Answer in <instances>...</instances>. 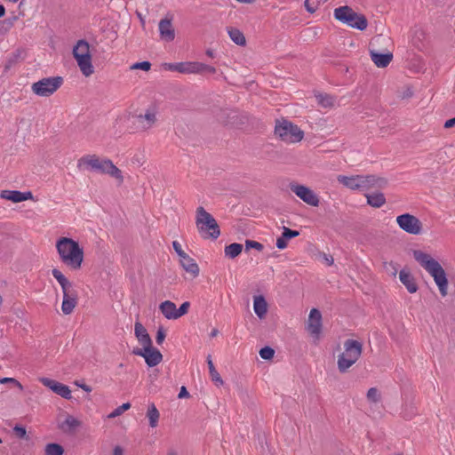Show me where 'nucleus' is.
I'll return each mask as SVG.
<instances>
[{"label": "nucleus", "instance_id": "1", "mask_svg": "<svg viewBox=\"0 0 455 455\" xmlns=\"http://www.w3.org/2000/svg\"><path fill=\"white\" fill-rule=\"evenodd\" d=\"M412 255L420 267L433 277L441 295L446 296L448 293V279L440 263L430 254L420 250H414Z\"/></svg>", "mask_w": 455, "mask_h": 455}, {"label": "nucleus", "instance_id": "2", "mask_svg": "<svg viewBox=\"0 0 455 455\" xmlns=\"http://www.w3.org/2000/svg\"><path fill=\"white\" fill-rule=\"evenodd\" d=\"M56 250L62 263L73 270L81 268L84 250L76 241L68 237H60L56 242Z\"/></svg>", "mask_w": 455, "mask_h": 455}, {"label": "nucleus", "instance_id": "3", "mask_svg": "<svg viewBox=\"0 0 455 455\" xmlns=\"http://www.w3.org/2000/svg\"><path fill=\"white\" fill-rule=\"evenodd\" d=\"M79 169H86L100 172L101 174L109 175L123 183L124 176L120 169L108 158H101L97 155H85L77 161Z\"/></svg>", "mask_w": 455, "mask_h": 455}, {"label": "nucleus", "instance_id": "4", "mask_svg": "<svg viewBox=\"0 0 455 455\" xmlns=\"http://www.w3.org/2000/svg\"><path fill=\"white\" fill-rule=\"evenodd\" d=\"M196 226L204 239H217L220 235L216 220L202 206L196 209Z\"/></svg>", "mask_w": 455, "mask_h": 455}, {"label": "nucleus", "instance_id": "5", "mask_svg": "<svg viewBox=\"0 0 455 455\" xmlns=\"http://www.w3.org/2000/svg\"><path fill=\"white\" fill-rule=\"evenodd\" d=\"M72 54L76 61L79 70L84 76L88 77L94 73L91 48L86 40H78L73 47Z\"/></svg>", "mask_w": 455, "mask_h": 455}, {"label": "nucleus", "instance_id": "6", "mask_svg": "<svg viewBox=\"0 0 455 455\" xmlns=\"http://www.w3.org/2000/svg\"><path fill=\"white\" fill-rule=\"evenodd\" d=\"M362 344L355 339H347L344 342V352L339 355L338 369L346 372L361 356Z\"/></svg>", "mask_w": 455, "mask_h": 455}, {"label": "nucleus", "instance_id": "7", "mask_svg": "<svg viewBox=\"0 0 455 455\" xmlns=\"http://www.w3.org/2000/svg\"><path fill=\"white\" fill-rule=\"evenodd\" d=\"M334 17L340 22L359 30H364L368 25L367 20L363 15L356 13L347 5L336 8L334 10Z\"/></svg>", "mask_w": 455, "mask_h": 455}, {"label": "nucleus", "instance_id": "8", "mask_svg": "<svg viewBox=\"0 0 455 455\" xmlns=\"http://www.w3.org/2000/svg\"><path fill=\"white\" fill-rule=\"evenodd\" d=\"M275 134L286 143L299 142L304 137V132L298 125L287 120L276 122Z\"/></svg>", "mask_w": 455, "mask_h": 455}, {"label": "nucleus", "instance_id": "9", "mask_svg": "<svg viewBox=\"0 0 455 455\" xmlns=\"http://www.w3.org/2000/svg\"><path fill=\"white\" fill-rule=\"evenodd\" d=\"M62 83L61 76L45 77L32 84L31 90L37 96L49 97L61 86Z\"/></svg>", "mask_w": 455, "mask_h": 455}, {"label": "nucleus", "instance_id": "10", "mask_svg": "<svg viewBox=\"0 0 455 455\" xmlns=\"http://www.w3.org/2000/svg\"><path fill=\"white\" fill-rule=\"evenodd\" d=\"M189 307L190 303L188 301L182 303L179 308L171 300H165L159 305V310L168 320H176L181 317L188 312Z\"/></svg>", "mask_w": 455, "mask_h": 455}, {"label": "nucleus", "instance_id": "11", "mask_svg": "<svg viewBox=\"0 0 455 455\" xmlns=\"http://www.w3.org/2000/svg\"><path fill=\"white\" fill-rule=\"evenodd\" d=\"M396 223L401 229L411 235L422 232V222L414 215L404 213L396 217Z\"/></svg>", "mask_w": 455, "mask_h": 455}, {"label": "nucleus", "instance_id": "12", "mask_svg": "<svg viewBox=\"0 0 455 455\" xmlns=\"http://www.w3.org/2000/svg\"><path fill=\"white\" fill-rule=\"evenodd\" d=\"M291 190L303 202L311 205L318 206L319 198L317 195L308 187L298 183L290 184Z\"/></svg>", "mask_w": 455, "mask_h": 455}, {"label": "nucleus", "instance_id": "13", "mask_svg": "<svg viewBox=\"0 0 455 455\" xmlns=\"http://www.w3.org/2000/svg\"><path fill=\"white\" fill-rule=\"evenodd\" d=\"M157 108L156 106H149L144 113L136 115L134 118L138 127L143 131L152 128L157 121Z\"/></svg>", "mask_w": 455, "mask_h": 455}, {"label": "nucleus", "instance_id": "14", "mask_svg": "<svg viewBox=\"0 0 455 455\" xmlns=\"http://www.w3.org/2000/svg\"><path fill=\"white\" fill-rule=\"evenodd\" d=\"M133 353L137 355L144 357L147 364L149 367L157 365L163 359V355L160 351L156 348H154L152 345L149 347H142L141 349L134 350Z\"/></svg>", "mask_w": 455, "mask_h": 455}, {"label": "nucleus", "instance_id": "15", "mask_svg": "<svg viewBox=\"0 0 455 455\" xmlns=\"http://www.w3.org/2000/svg\"><path fill=\"white\" fill-rule=\"evenodd\" d=\"M39 380L44 386L49 387L52 392L61 397L65 399L71 398V390L67 385L48 378H41Z\"/></svg>", "mask_w": 455, "mask_h": 455}, {"label": "nucleus", "instance_id": "16", "mask_svg": "<svg viewBox=\"0 0 455 455\" xmlns=\"http://www.w3.org/2000/svg\"><path fill=\"white\" fill-rule=\"evenodd\" d=\"M307 329L311 335H313L316 338L321 333L322 315L318 309H316V308L311 309V311L309 313V316H308Z\"/></svg>", "mask_w": 455, "mask_h": 455}, {"label": "nucleus", "instance_id": "17", "mask_svg": "<svg viewBox=\"0 0 455 455\" xmlns=\"http://www.w3.org/2000/svg\"><path fill=\"white\" fill-rule=\"evenodd\" d=\"M0 197L13 203H20L27 200H32L33 194L30 191L21 192L18 190H3L1 191Z\"/></svg>", "mask_w": 455, "mask_h": 455}, {"label": "nucleus", "instance_id": "18", "mask_svg": "<svg viewBox=\"0 0 455 455\" xmlns=\"http://www.w3.org/2000/svg\"><path fill=\"white\" fill-rule=\"evenodd\" d=\"M159 33L162 40L166 42H172L175 38V30L172 24V20L169 19H163L160 20L159 25Z\"/></svg>", "mask_w": 455, "mask_h": 455}, {"label": "nucleus", "instance_id": "19", "mask_svg": "<svg viewBox=\"0 0 455 455\" xmlns=\"http://www.w3.org/2000/svg\"><path fill=\"white\" fill-rule=\"evenodd\" d=\"M364 180L366 190L383 189L388 184L386 178L376 175H364Z\"/></svg>", "mask_w": 455, "mask_h": 455}, {"label": "nucleus", "instance_id": "20", "mask_svg": "<svg viewBox=\"0 0 455 455\" xmlns=\"http://www.w3.org/2000/svg\"><path fill=\"white\" fill-rule=\"evenodd\" d=\"M370 55L372 62L378 68H386L393 60V54L391 52L379 53L376 50H370Z\"/></svg>", "mask_w": 455, "mask_h": 455}, {"label": "nucleus", "instance_id": "21", "mask_svg": "<svg viewBox=\"0 0 455 455\" xmlns=\"http://www.w3.org/2000/svg\"><path fill=\"white\" fill-rule=\"evenodd\" d=\"M77 304V293L76 291H71L63 293V301L61 305V310L63 314L69 315L73 312L74 308Z\"/></svg>", "mask_w": 455, "mask_h": 455}, {"label": "nucleus", "instance_id": "22", "mask_svg": "<svg viewBox=\"0 0 455 455\" xmlns=\"http://www.w3.org/2000/svg\"><path fill=\"white\" fill-rule=\"evenodd\" d=\"M399 279L410 293H415L418 291L415 278L409 271L402 269L399 273Z\"/></svg>", "mask_w": 455, "mask_h": 455}, {"label": "nucleus", "instance_id": "23", "mask_svg": "<svg viewBox=\"0 0 455 455\" xmlns=\"http://www.w3.org/2000/svg\"><path fill=\"white\" fill-rule=\"evenodd\" d=\"M180 263L183 269L190 274L192 277H196L199 275V267L191 257H189L188 254L182 256V258L180 259Z\"/></svg>", "mask_w": 455, "mask_h": 455}, {"label": "nucleus", "instance_id": "24", "mask_svg": "<svg viewBox=\"0 0 455 455\" xmlns=\"http://www.w3.org/2000/svg\"><path fill=\"white\" fill-rule=\"evenodd\" d=\"M134 332L135 336L138 339L140 344L145 347L152 345V340L150 336L148 335L146 328L139 322H137L134 325Z\"/></svg>", "mask_w": 455, "mask_h": 455}, {"label": "nucleus", "instance_id": "25", "mask_svg": "<svg viewBox=\"0 0 455 455\" xmlns=\"http://www.w3.org/2000/svg\"><path fill=\"white\" fill-rule=\"evenodd\" d=\"M299 235V231L291 230L286 227H283V234L276 239V247L280 250H283L287 247V242L289 239L297 237Z\"/></svg>", "mask_w": 455, "mask_h": 455}, {"label": "nucleus", "instance_id": "26", "mask_svg": "<svg viewBox=\"0 0 455 455\" xmlns=\"http://www.w3.org/2000/svg\"><path fill=\"white\" fill-rule=\"evenodd\" d=\"M52 275L58 281L60 285L61 286L63 293H68L71 291H75L72 288V283L66 278V276L57 268L52 269Z\"/></svg>", "mask_w": 455, "mask_h": 455}, {"label": "nucleus", "instance_id": "27", "mask_svg": "<svg viewBox=\"0 0 455 455\" xmlns=\"http://www.w3.org/2000/svg\"><path fill=\"white\" fill-rule=\"evenodd\" d=\"M253 309L259 318L262 319L263 317H265L267 312V304L263 296L254 297Z\"/></svg>", "mask_w": 455, "mask_h": 455}, {"label": "nucleus", "instance_id": "28", "mask_svg": "<svg viewBox=\"0 0 455 455\" xmlns=\"http://www.w3.org/2000/svg\"><path fill=\"white\" fill-rule=\"evenodd\" d=\"M318 105L325 108H331L334 107L336 103V98L323 92H317L315 94Z\"/></svg>", "mask_w": 455, "mask_h": 455}, {"label": "nucleus", "instance_id": "29", "mask_svg": "<svg viewBox=\"0 0 455 455\" xmlns=\"http://www.w3.org/2000/svg\"><path fill=\"white\" fill-rule=\"evenodd\" d=\"M367 203L372 207L380 208L386 204V198L382 193L366 194Z\"/></svg>", "mask_w": 455, "mask_h": 455}, {"label": "nucleus", "instance_id": "30", "mask_svg": "<svg viewBox=\"0 0 455 455\" xmlns=\"http://www.w3.org/2000/svg\"><path fill=\"white\" fill-rule=\"evenodd\" d=\"M337 180L345 186L346 188L351 189V190H357V175L354 176H345V175H339L337 177Z\"/></svg>", "mask_w": 455, "mask_h": 455}, {"label": "nucleus", "instance_id": "31", "mask_svg": "<svg viewBox=\"0 0 455 455\" xmlns=\"http://www.w3.org/2000/svg\"><path fill=\"white\" fill-rule=\"evenodd\" d=\"M228 33L230 37V39L236 44L237 45H244L246 43L245 37L243 34L235 28H228Z\"/></svg>", "mask_w": 455, "mask_h": 455}, {"label": "nucleus", "instance_id": "32", "mask_svg": "<svg viewBox=\"0 0 455 455\" xmlns=\"http://www.w3.org/2000/svg\"><path fill=\"white\" fill-rule=\"evenodd\" d=\"M198 62H180L178 63V72L182 74H198Z\"/></svg>", "mask_w": 455, "mask_h": 455}, {"label": "nucleus", "instance_id": "33", "mask_svg": "<svg viewBox=\"0 0 455 455\" xmlns=\"http://www.w3.org/2000/svg\"><path fill=\"white\" fill-rule=\"evenodd\" d=\"M147 417L148 418L150 427H156L158 423L160 413L154 403H151L148 406Z\"/></svg>", "mask_w": 455, "mask_h": 455}, {"label": "nucleus", "instance_id": "34", "mask_svg": "<svg viewBox=\"0 0 455 455\" xmlns=\"http://www.w3.org/2000/svg\"><path fill=\"white\" fill-rule=\"evenodd\" d=\"M243 250V245L241 243H233L225 247V255L228 258L235 259L237 257Z\"/></svg>", "mask_w": 455, "mask_h": 455}, {"label": "nucleus", "instance_id": "35", "mask_svg": "<svg viewBox=\"0 0 455 455\" xmlns=\"http://www.w3.org/2000/svg\"><path fill=\"white\" fill-rule=\"evenodd\" d=\"M207 364L209 367V372L212 381H214L217 384L222 385L223 380L219 372L217 371V370L215 369L211 355H208L207 357Z\"/></svg>", "mask_w": 455, "mask_h": 455}, {"label": "nucleus", "instance_id": "36", "mask_svg": "<svg viewBox=\"0 0 455 455\" xmlns=\"http://www.w3.org/2000/svg\"><path fill=\"white\" fill-rule=\"evenodd\" d=\"M80 426V421L73 416L68 415L61 424L64 431H70Z\"/></svg>", "mask_w": 455, "mask_h": 455}, {"label": "nucleus", "instance_id": "37", "mask_svg": "<svg viewBox=\"0 0 455 455\" xmlns=\"http://www.w3.org/2000/svg\"><path fill=\"white\" fill-rule=\"evenodd\" d=\"M45 455H62L64 449L58 443H48L44 449Z\"/></svg>", "mask_w": 455, "mask_h": 455}, {"label": "nucleus", "instance_id": "38", "mask_svg": "<svg viewBox=\"0 0 455 455\" xmlns=\"http://www.w3.org/2000/svg\"><path fill=\"white\" fill-rule=\"evenodd\" d=\"M327 0H306L305 1V7L307 11L310 13H314L318 7L324 4Z\"/></svg>", "mask_w": 455, "mask_h": 455}, {"label": "nucleus", "instance_id": "39", "mask_svg": "<svg viewBox=\"0 0 455 455\" xmlns=\"http://www.w3.org/2000/svg\"><path fill=\"white\" fill-rule=\"evenodd\" d=\"M131 408L130 403H123L121 406H118L111 413L108 415V419H114L117 416H120L123 414L125 411L129 410Z\"/></svg>", "mask_w": 455, "mask_h": 455}, {"label": "nucleus", "instance_id": "40", "mask_svg": "<svg viewBox=\"0 0 455 455\" xmlns=\"http://www.w3.org/2000/svg\"><path fill=\"white\" fill-rule=\"evenodd\" d=\"M367 399L371 403H378L379 401V394L376 387H371L367 392Z\"/></svg>", "mask_w": 455, "mask_h": 455}, {"label": "nucleus", "instance_id": "41", "mask_svg": "<svg viewBox=\"0 0 455 455\" xmlns=\"http://www.w3.org/2000/svg\"><path fill=\"white\" fill-rule=\"evenodd\" d=\"M417 414L413 406H406L402 411V417L407 420L411 419Z\"/></svg>", "mask_w": 455, "mask_h": 455}, {"label": "nucleus", "instance_id": "42", "mask_svg": "<svg viewBox=\"0 0 455 455\" xmlns=\"http://www.w3.org/2000/svg\"><path fill=\"white\" fill-rule=\"evenodd\" d=\"M274 354H275L274 349L269 347H265L259 350L260 357L265 360L272 359L274 356Z\"/></svg>", "mask_w": 455, "mask_h": 455}, {"label": "nucleus", "instance_id": "43", "mask_svg": "<svg viewBox=\"0 0 455 455\" xmlns=\"http://www.w3.org/2000/svg\"><path fill=\"white\" fill-rule=\"evenodd\" d=\"M0 384H12L14 387H18L20 390H23V386L14 378H1Z\"/></svg>", "mask_w": 455, "mask_h": 455}, {"label": "nucleus", "instance_id": "44", "mask_svg": "<svg viewBox=\"0 0 455 455\" xmlns=\"http://www.w3.org/2000/svg\"><path fill=\"white\" fill-rule=\"evenodd\" d=\"M263 244L259 243V242H256V241H252V240H246L245 241V250L246 251H249L251 249H256L258 251H262L263 250Z\"/></svg>", "mask_w": 455, "mask_h": 455}, {"label": "nucleus", "instance_id": "45", "mask_svg": "<svg viewBox=\"0 0 455 455\" xmlns=\"http://www.w3.org/2000/svg\"><path fill=\"white\" fill-rule=\"evenodd\" d=\"M197 69H198V74L204 73V72L211 73V74L216 73V68L214 67H212V66L201 63V62H198Z\"/></svg>", "mask_w": 455, "mask_h": 455}, {"label": "nucleus", "instance_id": "46", "mask_svg": "<svg viewBox=\"0 0 455 455\" xmlns=\"http://www.w3.org/2000/svg\"><path fill=\"white\" fill-rule=\"evenodd\" d=\"M151 68V64L148 61L136 62L131 66V69H142L148 71Z\"/></svg>", "mask_w": 455, "mask_h": 455}, {"label": "nucleus", "instance_id": "47", "mask_svg": "<svg viewBox=\"0 0 455 455\" xmlns=\"http://www.w3.org/2000/svg\"><path fill=\"white\" fill-rule=\"evenodd\" d=\"M172 247H173L174 251H176V253L178 254V256L180 257V259L182 258V256L187 254L182 250L181 244L178 241H173L172 242Z\"/></svg>", "mask_w": 455, "mask_h": 455}, {"label": "nucleus", "instance_id": "48", "mask_svg": "<svg viewBox=\"0 0 455 455\" xmlns=\"http://www.w3.org/2000/svg\"><path fill=\"white\" fill-rule=\"evenodd\" d=\"M165 339V331L163 328H159L156 333V341L158 345H161Z\"/></svg>", "mask_w": 455, "mask_h": 455}, {"label": "nucleus", "instance_id": "49", "mask_svg": "<svg viewBox=\"0 0 455 455\" xmlns=\"http://www.w3.org/2000/svg\"><path fill=\"white\" fill-rule=\"evenodd\" d=\"M357 190H366L364 175H357Z\"/></svg>", "mask_w": 455, "mask_h": 455}, {"label": "nucleus", "instance_id": "50", "mask_svg": "<svg viewBox=\"0 0 455 455\" xmlns=\"http://www.w3.org/2000/svg\"><path fill=\"white\" fill-rule=\"evenodd\" d=\"M15 434L20 437V438H24L26 436V429L23 427H19V426H16L14 428H13Z\"/></svg>", "mask_w": 455, "mask_h": 455}, {"label": "nucleus", "instance_id": "51", "mask_svg": "<svg viewBox=\"0 0 455 455\" xmlns=\"http://www.w3.org/2000/svg\"><path fill=\"white\" fill-rule=\"evenodd\" d=\"M164 69L178 72V63H164Z\"/></svg>", "mask_w": 455, "mask_h": 455}, {"label": "nucleus", "instance_id": "52", "mask_svg": "<svg viewBox=\"0 0 455 455\" xmlns=\"http://www.w3.org/2000/svg\"><path fill=\"white\" fill-rule=\"evenodd\" d=\"M189 396V393L188 392L185 387H181L180 393L178 395L179 398H187Z\"/></svg>", "mask_w": 455, "mask_h": 455}, {"label": "nucleus", "instance_id": "53", "mask_svg": "<svg viewBox=\"0 0 455 455\" xmlns=\"http://www.w3.org/2000/svg\"><path fill=\"white\" fill-rule=\"evenodd\" d=\"M455 125V117L454 118H451V119H449L447 120L445 123H444V127L445 128H451Z\"/></svg>", "mask_w": 455, "mask_h": 455}, {"label": "nucleus", "instance_id": "54", "mask_svg": "<svg viewBox=\"0 0 455 455\" xmlns=\"http://www.w3.org/2000/svg\"><path fill=\"white\" fill-rule=\"evenodd\" d=\"M323 259L328 266H331L334 261L331 256H328L326 254L323 255Z\"/></svg>", "mask_w": 455, "mask_h": 455}, {"label": "nucleus", "instance_id": "55", "mask_svg": "<svg viewBox=\"0 0 455 455\" xmlns=\"http://www.w3.org/2000/svg\"><path fill=\"white\" fill-rule=\"evenodd\" d=\"M112 455H124V451L120 446H116Z\"/></svg>", "mask_w": 455, "mask_h": 455}, {"label": "nucleus", "instance_id": "56", "mask_svg": "<svg viewBox=\"0 0 455 455\" xmlns=\"http://www.w3.org/2000/svg\"><path fill=\"white\" fill-rule=\"evenodd\" d=\"M388 265H389L390 267H392V268H393V273H392V274H393V275H396V273H397V267H396V265H395V264H394V263H392V262H390Z\"/></svg>", "mask_w": 455, "mask_h": 455}, {"label": "nucleus", "instance_id": "57", "mask_svg": "<svg viewBox=\"0 0 455 455\" xmlns=\"http://www.w3.org/2000/svg\"><path fill=\"white\" fill-rule=\"evenodd\" d=\"M79 387L81 388H83L86 392H91L92 391V388L89 386H87V385H80Z\"/></svg>", "mask_w": 455, "mask_h": 455}, {"label": "nucleus", "instance_id": "58", "mask_svg": "<svg viewBox=\"0 0 455 455\" xmlns=\"http://www.w3.org/2000/svg\"><path fill=\"white\" fill-rule=\"evenodd\" d=\"M5 14V8L4 7V5L0 4V18L4 16Z\"/></svg>", "mask_w": 455, "mask_h": 455}, {"label": "nucleus", "instance_id": "59", "mask_svg": "<svg viewBox=\"0 0 455 455\" xmlns=\"http://www.w3.org/2000/svg\"><path fill=\"white\" fill-rule=\"evenodd\" d=\"M206 55H207V56H209V57H211V58H213V57H214V52H213V51H212V50L208 49V50L206 51Z\"/></svg>", "mask_w": 455, "mask_h": 455}, {"label": "nucleus", "instance_id": "60", "mask_svg": "<svg viewBox=\"0 0 455 455\" xmlns=\"http://www.w3.org/2000/svg\"><path fill=\"white\" fill-rule=\"evenodd\" d=\"M217 335H218V330H217V329H213V330L211 331L210 336H211V337H216Z\"/></svg>", "mask_w": 455, "mask_h": 455}, {"label": "nucleus", "instance_id": "61", "mask_svg": "<svg viewBox=\"0 0 455 455\" xmlns=\"http://www.w3.org/2000/svg\"><path fill=\"white\" fill-rule=\"evenodd\" d=\"M218 119H219L220 122H221L223 124H228V120H226L224 117H222L220 116H218Z\"/></svg>", "mask_w": 455, "mask_h": 455}, {"label": "nucleus", "instance_id": "62", "mask_svg": "<svg viewBox=\"0 0 455 455\" xmlns=\"http://www.w3.org/2000/svg\"><path fill=\"white\" fill-rule=\"evenodd\" d=\"M167 455H176V452L172 451H169Z\"/></svg>", "mask_w": 455, "mask_h": 455}, {"label": "nucleus", "instance_id": "63", "mask_svg": "<svg viewBox=\"0 0 455 455\" xmlns=\"http://www.w3.org/2000/svg\"><path fill=\"white\" fill-rule=\"evenodd\" d=\"M2 443V439L0 438V443Z\"/></svg>", "mask_w": 455, "mask_h": 455}]
</instances>
